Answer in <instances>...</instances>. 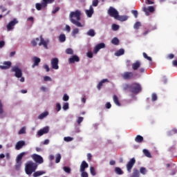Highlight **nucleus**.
<instances>
[{
  "label": "nucleus",
  "instance_id": "1",
  "mask_svg": "<svg viewBox=\"0 0 177 177\" xmlns=\"http://www.w3.org/2000/svg\"><path fill=\"white\" fill-rule=\"evenodd\" d=\"M81 11L79 10H76L75 12H71L69 15L71 23L76 26V27H85V24H81V22H80L81 20Z\"/></svg>",
  "mask_w": 177,
  "mask_h": 177
},
{
  "label": "nucleus",
  "instance_id": "2",
  "mask_svg": "<svg viewBox=\"0 0 177 177\" xmlns=\"http://www.w3.org/2000/svg\"><path fill=\"white\" fill-rule=\"evenodd\" d=\"M38 164L30 160L25 164V172L26 175H32L33 172L37 171Z\"/></svg>",
  "mask_w": 177,
  "mask_h": 177
},
{
  "label": "nucleus",
  "instance_id": "3",
  "mask_svg": "<svg viewBox=\"0 0 177 177\" xmlns=\"http://www.w3.org/2000/svg\"><path fill=\"white\" fill-rule=\"evenodd\" d=\"M142 91V86L139 83H133L131 84V93L138 95Z\"/></svg>",
  "mask_w": 177,
  "mask_h": 177
},
{
  "label": "nucleus",
  "instance_id": "4",
  "mask_svg": "<svg viewBox=\"0 0 177 177\" xmlns=\"http://www.w3.org/2000/svg\"><path fill=\"white\" fill-rule=\"evenodd\" d=\"M120 77L123 80L129 81L130 80H133V78H135V75L133 72H124L120 75Z\"/></svg>",
  "mask_w": 177,
  "mask_h": 177
},
{
  "label": "nucleus",
  "instance_id": "5",
  "mask_svg": "<svg viewBox=\"0 0 177 177\" xmlns=\"http://www.w3.org/2000/svg\"><path fill=\"white\" fill-rule=\"evenodd\" d=\"M19 24V21L17 20V19L16 18L13 19V20H12L7 24L6 26L7 31H12V30H14L15 26H16V24Z\"/></svg>",
  "mask_w": 177,
  "mask_h": 177
},
{
  "label": "nucleus",
  "instance_id": "6",
  "mask_svg": "<svg viewBox=\"0 0 177 177\" xmlns=\"http://www.w3.org/2000/svg\"><path fill=\"white\" fill-rule=\"evenodd\" d=\"M31 158L33 159L35 164H43L44 162V158L37 153L31 155Z\"/></svg>",
  "mask_w": 177,
  "mask_h": 177
},
{
  "label": "nucleus",
  "instance_id": "7",
  "mask_svg": "<svg viewBox=\"0 0 177 177\" xmlns=\"http://www.w3.org/2000/svg\"><path fill=\"white\" fill-rule=\"evenodd\" d=\"M12 71L15 73V77L17 78H21L23 77V72L21 71V69L19 68V66H13L12 68Z\"/></svg>",
  "mask_w": 177,
  "mask_h": 177
},
{
  "label": "nucleus",
  "instance_id": "8",
  "mask_svg": "<svg viewBox=\"0 0 177 177\" xmlns=\"http://www.w3.org/2000/svg\"><path fill=\"white\" fill-rule=\"evenodd\" d=\"M108 13L111 17H114L115 19H117L118 17V11L115 10V8L111 7L109 10Z\"/></svg>",
  "mask_w": 177,
  "mask_h": 177
},
{
  "label": "nucleus",
  "instance_id": "9",
  "mask_svg": "<svg viewBox=\"0 0 177 177\" xmlns=\"http://www.w3.org/2000/svg\"><path fill=\"white\" fill-rule=\"evenodd\" d=\"M135 162H136V160H135V158H131L127 164V170L129 172H131L132 171V168H133V165H135Z\"/></svg>",
  "mask_w": 177,
  "mask_h": 177
},
{
  "label": "nucleus",
  "instance_id": "10",
  "mask_svg": "<svg viewBox=\"0 0 177 177\" xmlns=\"http://www.w3.org/2000/svg\"><path fill=\"white\" fill-rule=\"evenodd\" d=\"M104 48H106V44L104 43H100L94 47L93 53L96 55L100 49H104Z\"/></svg>",
  "mask_w": 177,
  "mask_h": 177
},
{
  "label": "nucleus",
  "instance_id": "11",
  "mask_svg": "<svg viewBox=\"0 0 177 177\" xmlns=\"http://www.w3.org/2000/svg\"><path fill=\"white\" fill-rule=\"evenodd\" d=\"M48 44H49V40H45L42 35H40V42L39 43V46H44L45 49H48Z\"/></svg>",
  "mask_w": 177,
  "mask_h": 177
},
{
  "label": "nucleus",
  "instance_id": "12",
  "mask_svg": "<svg viewBox=\"0 0 177 177\" xmlns=\"http://www.w3.org/2000/svg\"><path fill=\"white\" fill-rule=\"evenodd\" d=\"M51 66L54 70H59V59L53 58L51 59Z\"/></svg>",
  "mask_w": 177,
  "mask_h": 177
},
{
  "label": "nucleus",
  "instance_id": "13",
  "mask_svg": "<svg viewBox=\"0 0 177 177\" xmlns=\"http://www.w3.org/2000/svg\"><path fill=\"white\" fill-rule=\"evenodd\" d=\"M49 133V127H45L43 129H40L37 132V135L39 136H42V135H45V133Z\"/></svg>",
  "mask_w": 177,
  "mask_h": 177
},
{
  "label": "nucleus",
  "instance_id": "14",
  "mask_svg": "<svg viewBox=\"0 0 177 177\" xmlns=\"http://www.w3.org/2000/svg\"><path fill=\"white\" fill-rule=\"evenodd\" d=\"M143 12H145L146 16H149L150 12L151 13H153L154 12V7L153 6H149L148 8L144 7L143 8Z\"/></svg>",
  "mask_w": 177,
  "mask_h": 177
},
{
  "label": "nucleus",
  "instance_id": "15",
  "mask_svg": "<svg viewBox=\"0 0 177 177\" xmlns=\"http://www.w3.org/2000/svg\"><path fill=\"white\" fill-rule=\"evenodd\" d=\"M26 146V142L24 140L18 141L15 145V150H21L23 147Z\"/></svg>",
  "mask_w": 177,
  "mask_h": 177
},
{
  "label": "nucleus",
  "instance_id": "16",
  "mask_svg": "<svg viewBox=\"0 0 177 177\" xmlns=\"http://www.w3.org/2000/svg\"><path fill=\"white\" fill-rule=\"evenodd\" d=\"M12 66V62L8 61L4 62L3 65L0 66V68L2 70H8V68H10V66Z\"/></svg>",
  "mask_w": 177,
  "mask_h": 177
},
{
  "label": "nucleus",
  "instance_id": "17",
  "mask_svg": "<svg viewBox=\"0 0 177 177\" xmlns=\"http://www.w3.org/2000/svg\"><path fill=\"white\" fill-rule=\"evenodd\" d=\"M89 167V165L86 162V161L83 160L80 165V172H84L85 171L86 168H88Z\"/></svg>",
  "mask_w": 177,
  "mask_h": 177
},
{
  "label": "nucleus",
  "instance_id": "18",
  "mask_svg": "<svg viewBox=\"0 0 177 177\" xmlns=\"http://www.w3.org/2000/svg\"><path fill=\"white\" fill-rule=\"evenodd\" d=\"M140 66H142L140 61H136L132 64V69L134 71L138 70V68H140Z\"/></svg>",
  "mask_w": 177,
  "mask_h": 177
},
{
  "label": "nucleus",
  "instance_id": "19",
  "mask_svg": "<svg viewBox=\"0 0 177 177\" xmlns=\"http://www.w3.org/2000/svg\"><path fill=\"white\" fill-rule=\"evenodd\" d=\"M34 64H32V67L34 68L36 66H39V63H41V59L37 57H34L32 58Z\"/></svg>",
  "mask_w": 177,
  "mask_h": 177
},
{
  "label": "nucleus",
  "instance_id": "20",
  "mask_svg": "<svg viewBox=\"0 0 177 177\" xmlns=\"http://www.w3.org/2000/svg\"><path fill=\"white\" fill-rule=\"evenodd\" d=\"M69 63L73 64L75 62H80V57L77 55H73L72 57L69 58L68 59Z\"/></svg>",
  "mask_w": 177,
  "mask_h": 177
},
{
  "label": "nucleus",
  "instance_id": "21",
  "mask_svg": "<svg viewBox=\"0 0 177 177\" xmlns=\"http://www.w3.org/2000/svg\"><path fill=\"white\" fill-rule=\"evenodd\" d=\"M104 82H109V80L104 79L99 82V84L97 86L98 91H100V89H102V87L103 86V84H104Z\"/></svg>",
  "mask_w": 177,
  "mask_h": 177
},
{
  "label": "nucleus",
  "instance_id": "22",
  "mask_svg": "<svg viewBox=\"0 0 177 177\" xmlns=\"http://www.w3.org/2000/svg\"><path fill=\"white\" fill-rule=\"evenodd\" d=\"M86 14L88 17H92V15H93V7L92 6H90L89 10H86Z\"/></svg>",
  "mask_w": 177,
  "mask_h": 177
},
{
  "label": "nucleus",
  "instance_id": "23",
  "mask_svg": "<svg viewBox=\"0 0 177 177\" xmlns=\"http://www.w3.org/2000/svg\"><path fill=\"white\" fill-rule=\"evenodd\" d=\"M113 100L115 104H116V106H121V102H120V100L118 99V97L116 95H113Z\"/></svg>",
  "mask_w": 177,
  "mask_h": 177
},
{
  "label": "nucleus",
  "instance_id": "24",
  "mask_svg": "<svg viewBox=\"0 0 177 177\" xmlns=\"http://www.w3.org/2000/svg\"><path fill=\"white\" fill-rule=\"evenodd\" d=\"M116 20H119V21H127L128 20V16L127 15H118Z\"/></svg>",
  "mask_w": 177,
  "mask_h": 177
},
{
  "label": "nucleus",
  "instance_id": "25",
  "mask_svg": "<svg viewBox=\"0 0 177 177\" xmlns=\"http://www.w3.org/2000/svg\"><path fill=\"white\" fill-rule=\"evenodd\" d=\"M45 174H46V171H35V173H33L32 176L33 177H38V176H41L42 175H45Z\"/></svg>",
  "mask_w": 177,
  "mask_h": 177
},
{
  "label": "nucleus",
  "instance_id": "26",
  "mask_svg": "<svg viewBox=\"0 0 177 177\" xmlns=\"http://www.w3.org/2000/svg\"><path fill=\"white\" fill-rule=\"evenodd\" d=\"M26 156V152L20 153L16 158V161L21 162V160L23 159V156Z\"/></svg>",
  "mask_w": 177,
  "mask_h": 177
},
{
  "label": "nucleus",
  "instance_id": "27",
  "mask_svg": "<svg viewBox=\"0 0 177 177\" xmlns=\"http://www.w3.org/2000/svg\"><path fill=\"white\" fill-rule=\"evenodd\" d=\"M80 33V29L78 28H75L71 32L72 37H74L75 38L77 37V34Z\"/></svg>",
  "mask_w": 177,
  "mask_h": 177
},
{
  "label": "nucleus",
  "instance_id": "28",
  "mask_svg": "<svg viewBox=\"0 0 177 177\" xmlns=\"http://www.w3.org/2000/svg\"><path fill=\"white\" fill-rule=\"evenodd\" d=\"M125 53V50L124 48H120L115 53V56H122Z\"/></svg>",
  "mask_w": 177,
  "mask_h": 177
},
{
  "label": "nucleus",
  "instance_id": "29",
  "mask_svg": "<svg viewBox=\"0 0 177 177\" xmlns=\"http://www.w3.org/2000/svg\"><path fill=\"white\" fill-rule=\"evenodd\" d=\"M49 113L48 111L44 112L38 116L39 120H44L45 117H48Z\"/></svg>",
  "mask_w": 177,
  "mask_h": 177
},
{
  "label": "nucleus",
  "instance_id": "30",
  "mask_svg": "<svg viewBox=\"0 0 177 177\" xmlns=\"http://www.w3.org/2000/svg\"><path fill=\"white\" fill-rule=\"evenodd\" d=\"M135 142L137 143H142L143 142V136L138 135L135 138Z\"/></svg>",
  "mask_w": 177,
  "mask_h": 177
},
{
  "label": "nucleus",
  "instance_id": "31",
  "mask_svg": "<svg viewBox=\"0 0 177 177\" xmlns=\"http://www.w3.org/2000/svg\"><path fill=\"white\" fill-rule=\"evenodd\" d=\"M86 35H88V37H95L96 35V32H95V30L90 29L87 32Z\"/></svg>",
  "mask_w": 177,
  "mask_h": 177
},
{
  "label": "nucleus",
  "instance_id": "32",
  "mask_svg": "<svg viewBox=\"0 0 177 177\" xmlns=\"http://www.w3.org/2000/svg\"><path fill=\"white\" fill-rule=\"evenodd\" d=\"M35 8H36L37 10H41V9H42V8H46V7L44 6V3H37L35 4Z\"/></svg>",
  "mask_w": 177,
  "mask_h": 177
},
{
  "label": "nucleus",
  "instance_id": "33",
  "mask_svg": "<svg viewBox=\"0 0 177 177\" xmlns=\"http://www.w3.org/2000/svg\"><path fill=\"white\" fill-rule=\"evenodd\" d=\"M59 42H66V35L61 34L59 36Z\"/></svg>",
  "mask_w": 177,
  "mask_h": 177
},
{
  "label": "nucleus",
  "instance_id": "34",
  "mask_svg": "<svg viewBox=\"0 0 177 177\" xmlns=\"http://www.w3.org/2000/svg\"><path fill=\"white\" fill-rule=\"evenodd\" d=\"M115 172L117 174V175H122V174H124V171H122V169H121L120 167H115Z\"/></svg>",
  "mask_w": 177,
  "mask_h": 177
},
{
  "label": "nucleus",
  "instance_id": "35",
  "mask_svg": "<svg viewBox=\"0 0 177 177\" xmlns=\"http://www.w3.org/2000/svg\"><path fill=\"white\" fill-rule=\"evenodd\" d=\"M55 2V0H43V6H48V3H53Z\"/></svg>",
  "mask_w": 177,
  "mask_h": 177
},
{
  "label": "nucleus",
  "instance_id": "36",
  "mask_svg": "<svg viewBox=\"0 0 177 177\" xmlns=\"http://www.w3.org/2000/svg\"><path fill=\"white\" fill-rule=\"evenodd\" d=\"M142 24L140 21H137L133 25L134 30H139V28L141 27Z\"/></svg>",
  "mask_w": 177,
  "mask_h": 177
},
{
  "label": "nucleus",
  "instance_id": "37",
  "mask_svg": "<svg viewBox=\"0 0 177 177\" xmlns=\"http://www.w3.org/2000/svg\"><path fill=\"white\" fill-rule=\"evenodd\" d=\"M143 153L146 157H148L149 158H151V153L147 149H143Z\"/></svg>",
  "mask_w": 177,
  "mask_h": 177
},
{
  "label": "nucleus",
  "instance_id": "38",
  "mask_svg": "<svg viewBox=\"0 0 177 177\" xmlns=\"http://www.w3.org/2000/svg\"><path fill=\"white\" fill-rule=\"evenodd\" d=\"M111 44H113V45H118L120 44V40L118 38L115 37L111 40Z\"/></svg>",
  "mask_w": 177,
  "mask_h": 177
},
{
  "label": "nucleus",
  "instance_id": "39",
  "mask_svg": "<svg viewBox=\"0 0 177 177\" xmlns=\"http://www.w3.org/2000/svg\"><path fill=\"white\" fill-rule=\"evenodd\" d=\"M60 160H62V155H60V153H57L55 158L56 164H59V162H60Z\"/></svg>",
  "mask_w": 177,
  "mask_h": 177
},
{
  "label": "nucleus",
  "instance_id": "40",
  "mask_svg": "<svg viewBox=\"0 0 177 177\" xmlns=\"http://www.w3.org/2000/svg\"><path fill=\"white\" fill-rule=\"evenodd\" d=\"M38 41H39V39L38 37H37L36 39H34L31 41V45L32 46H37V42H38Z\"/></svg>",
  "mask_w": 177,
  "mask_h": 177
},
{
  "label": "nucleus",
  "instance_id": "41",
  "mask_svg": "<svg viewBox=\"0 0 177 177\" xmlns=\"http://www.w3.org/2000/svg\"><path fill=\"white\" fill-rule=\"evenodd\" d=\"M123 90L131 91V84H125L123 85Z\"/></svg>",
  "mask_w": 177,
  "mask_h": 177
},
{
  "label": "nucleus",
  "instance_id": "42",
  "mask_svg": "<svg viewBox=\"0 0 177 177\" xmlns=\"http://www.w3.org/2000/svg\"><path fill=\"white\" fill-rule=\"evenodd\" d=\"M21 168V162H17L16 161V165H15V169L17 171H19Z\"/></svg>",
  "mask_w": 177,
  "mask_h": 177
},
{
  "label": "nucleus",
  "instance_id": "43",
  "mask_svg": "<svg viewBox=\"0 0 177 177\" xmlns=\"http://www.w3.org/2000/svg\"><path fill=\"white\" fill-rule=\"evenodd\" d=\"M63 170L64 171V172H66V174H71V168L68 167H63Z\"/></svg>",
  "mask_w": 177,
  "mask_h": 177
},
{
  "label": "nucleus",
  "instance_id": "44",
  "mask_svg": "<svg viewBox=\"0 0 177 177\" xmlns=\"http://www.w3.org/2000/svg\"><path fill=\"white\" fill-rule=\"evenodd\" d=\"M158 99V97L157 96V94L156 93H152L151 95V101L156 102Z\"/></svg>",
  "mask_w": 177,
  "mask_h": 177
},
{
  "label": "nucleus",
  "instance_id": "45",
  "mask_svg": "<svg viewBox=\"0 0 177 177\" xmlns=\"http://www.w3.org/2000/svg\"><path fill=\"white\" fill-rule=\"evenodd\" d=\"M119 28H120V26H118L115 24H112V30L113 31H117L119 30Z\"/></svg>",
  "mask_w": 177,
  "mask_h": 177
},
{
  "label": "nucleus",
  "instance_id": "46",
  "mask_svg": "<svg viewBox=\"0 0 177 177\" xmlns=\"http://www.w3.org/2000/svg\"><path fill=\"white\" fill-rule=\"evenodd\" d=\"M90 172H91V175H93V176H95V175H96V171L95 170V167H91Z\"/></svg>",
  "mask_w": 177,
  "mask_h": 177
},
{
  "label": "nucleus",
  "instance_id": "47",
  "mask_svg": "<svg viewBox=\"0 0 177 177\" xmlns=\"http://www.w3.org/2000/svg\"><path fill=\"white\" fill-rule=\"evenodd\" d=\"M142 55L145 59H147V60H149V62H151V57H149L146 53H143Z\"/></svg>",
  "mask_w": 177,
  "mask_h": 177
},
{
  "label": "nucleus",
  "instance_id": "48",
  "mask_svg": "<svg viewBox=\"0 0 177 177\" xmlns=\"http://www.w3.org/2000/svg\"><path fill=\"white\" fill-rule=\"evenodd\" d=\"M66 53L67 55H73V54H74V51H73V49H71V48H67V49L66 50Z\"/></svg>",
  "mask_w": 177,
  "mask_h": 177
},
{
  "label": "nucleus",
  "instance_id": "49",
  "mask_svg": "<svg viewBox=\"0 0 177 177\" xmlns=\"http://www.w3.org/2000/svg\"><path fill=\"white\" fill-rule=\"evenodd\" d=\"M140 174H142V175H146V172H147L146 168L141 167L140 169Z\"/></svg>",
  "mask_w": 177,
  "mask_h": 177
},
{
  "label": "nucleus",
  "instance_id": "50",
  "mask_svg": "<svg viewBox=\"0 0 177 177\" xmlns=\"http://www.w3.org/2000/svg\"><path fill=\"white\" fill-rule=\"evenodd\" d=\"M23 133H26V127H22L19 131V135H23Z\"/></svg>",
  "mask_w": 177,
  "mask_h": 177
},
{
  "label": "nucleus",
  "instance_id": "51",
  "mask_svg": "<svg viewBox=\"0 0 177 177\" xmlns=\"http://www.w3.org/2000/svg\"><path fill=\"white\" fill-rule=\"evenodd\" d=\"M131 13L132 15H133L136 19H138V10H131Z\"/></svg>",
  "mask_w": 177,
  "mask_h": 177
},
{
  "label": "nucleus",
  "instance_id": "52",
  "mask_svg": "<svg viewBox=\"0 0 177 177\" xmlns=\"http://www.w3.org/2000/svg\"><path fill=\"white\" fill-rule=\"evenodd\" d=\"M73 140V138H71V137H65V138H64V140L65 142H71Z\"/></svg>",
  "mask_w": 177,
  "mask_h": 177
},
{
  "label": "nucleus",
  "instance_id": "53",
  "mask_svg": "<svg viewBox=\"0 0 177 177\" xmlns=\"http://www.w3.org/2000/svg\"><path fill=\"white\" fill-rule=\"evenodd\" d=\"M68 99H70V97L67 94H64L63 96V100L64 102H67L68 101Z\"/></svg>",
  "mask_w": 177,
  "mask_h": 177
},
{
  "label": "nucleus",
  "instance_id": "54",
  "mask_svg": "<svg viewBox=\"0 0 177 177\" xmlns=\"http://www.w3.org/2000/svg\"><path fill=\"white\" fill-rule=\"evenodd\" d=\"M64 110H68V102H65L62 106Z\"/></svg>",
  "mask_w": 177,
  "mask_h": 177
},
{
  "label": "nucleus",
  "instance_id": "55",
  "mask_svg": "<svg viewBox=\"0 0 177 177\" xmlns=\"http://www.w3.org/2000/svg\"><path fill=\"white\" fill-rule=\"evenodd\" d=\"M56 110L57 111H60V110H62V106L60 105V103H57Z\"/></svg>",
  "mask_w": 177,
  "mask_h": 177
},
{
  "label": "nucleus",
  "instance_id": "56",
  "mask_svg": "<svg viewBox=\"0 0 177 177\" xmlns=\"http://www.w3.org/2000/svg\"><path fill=\"white\" fill-rule=\"evenodd\" d=\"M86 55L87 57H89V59H92V57H93V53L91 51H88Z\"/></svg>",
  "mask_w": 177,
  "mask_h": 177
},
{
  "label": "nucleus",
  "instance_id": "57",
  "mask_svg": "<svg viewBox=\"0 0 177 177\" xmlns=\"http://www.w3.org/2000/svg\"><path fill=\"white\" fill-rule=\"evenodd\" d=\"M145 3L147 5H153L154 1H153L151 0H146Z\"/></svg>",
  "mask_w": 177,
  "mask_h": 177
},
{
  "label": "nucleus",
  "instance_id": "58",
  "mask_svg": "<svg viewBox=\"0 0 177 177\" xmlns=\"http://www.w3.org/2000/svg\"><path fill=\"white\" fill-rule=\"evenodd\" d=\"M99 5V0H93V6H97Z\"/></svg>",
  "mask_w": 177,
  "mask_h": 177
},
{
  "label": "nucleus",
  "instance_id": "59",
  "mask_svg": "<svg viewBox=\"0 0 177 177\" xmlns=\"http://www.w3.org/2000/svg\"><path fill=\"white\" fill-rule=\"evenodd\" d=\"M81 172H82V174H81L82 177H88V173L86 171H81Z\"/></svg>",
  "mask_w": 177,
  "mask_h": 177
},
{
  "label": "nucleus",
  "instance_id": "60",
  "mask_svg": "<svg viewBox=\"0 0 177 177\" xmlns=\"http://www.w3.org/2000/svg\"><path fill=\"white\" fill-rule=\"evenodd\" d=\"M83 121H84V118L79 117L77 119V124L80 125V124H81V122H82Z\"/></svg>",
  "mask_w": 177,
  "mask_h": 177
},
{
  "label": "nucleus",
  "instance_id": "61",
  "mask_svg": "<svg viewBox=\"0 0 177 177\" xmlns=\"http://www.w3.org/2000/svg\"><path fill=\"white\" fill-rule=\"evenodd\" d=\"M66 31H67V32H70V31H71V27H70V26L68 25H66Z\"/></svg>",
  "mask_w": 177,
  "mask_h": 177
},
{
  "label": "nucleus",
  "instance_id": "62",
  "mask_svg": "<svg viewBox=\"0 0 177 177\" xmlns=\"http://www.w3.org/2000/svg\"><path fill=\"white\" fill-rule=\"evenodd\" d=\"M106 109H111V104L110 102H106L105 104Z\"/></svg>",
  "mask_w": 177,
  "mask_h": 177
},
{
  "label": "nucleus",
  "instance_id": "63",
  "mask_svg": "<svg viewBox=\"0 0 177 177\" xmlns=\"http://www.w3.org/2000/svg\"><path fill=\"white\" fill-rule=\"evenodd\" d=\"M44 81H52V79L49 76H45L44 77Z\"/></svg>",
  "mask_w": 177,
  "mask_h": 177
},
{
  "label": "nucleus",
  "instance_id": "64",
  "mask_svg": "<svg viewBox=\"0 0 177 177\" xmlns=\"http://www.w3.org/2000/svg\"><path fill=\"white\" fill-rule=\"evenodd\" d=\"M167 57H168V59L171 60V59H174V57H175V55H174V54H169Z\"/></svg>",
  "mask_w": 177,
  "mask_h": 177
}]
</instances>
